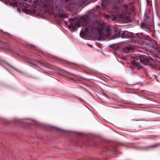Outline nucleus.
Returning a JSON list of instances; mask_svg holds the SVG:
<instances>
[{
    "instance_id": "nucleus-16",
    "label": "nucleus",
    "mask_w": 160,
    "mask_h": 160,
    "mask_svg": "<svg viewBox=\"0 0 160 160\" xmlns=\"http://www.w3.org/2000/svg\"><path fill=\"white\" fill-rule=\"evenodd\" d=\"M31 46H32L33 47H35V46H34V45H31Z\"/></svg>"
},
{
    "instance_id": "nucleus-2",
    "label": "nucleus",
    "mask_w": 160,
    "mask_h": 160,
    "mask_svg": "<svg viewBox=\"0 0 160 160\" xmlns=\"http://www.w3.org/2000/svg\"><path fill=\"white\" fill-rule=\"evenodd\" d=\"M133 50V48L132 46H128L126 47L125 48V51L126 52L128 53L129 51L132 50Z\"/></svg>"
},
{
    "instance_id": "nucleus-11",
    "label": "nucleus",
    "mask_w": 160,
    "mask_h": 160,
    "mask_svg": "<svg viewBox=\"0 0 160 160\" xmlns=\"http://www.w3.org/2000/svg\"><path fill=\"white\" fill-rule=\"evenodd\" d=\"M124 7L125 8H127L128 7V5L127 4H125L124 6Z\"/></svg>"
},
{
    "instance_id": "nucleus-14",
    "label": "nucleus",
    "mask_w": 160,
    "mask_h": 160,
    "mask_svg": "<svg viewBox=\"0 0 160 160\" xmlns=\"http://www.w3.org/2000/svg\"><path fill=\"white\" fill-rule=\"evenodd\" d=\"M77 25L78 26V27H80V25H79L77 23Z\"/></svg>"
},
{
    "instance_id": "nucleus-10",
    "label": "nucleus",
    "mask_w": 160,
    "mask_h": 160,
    "mask_svg": "<svg viewBox=\"0 0 160 160\" xmlns=\"http://www.w3.org/2000/svg\"><path fill=\"white\" fill-rule=\"evenodd\" d=\"M60 17H62L63 18H67V17L66 16V15L64 14H61L60 15Z\"/></svg>"
},
{
    "instance_id": "nucleus-19",
    "label": "nucleus",
    "mask_w": 160,
    "mask_h": 160,
    "mask_svg": "<svg viewBox=\"0 0 160 160\" xmlns=\"http://www.w3.org/2000/svg\"><path fill=\"white\" fill-rule=\"evenodd\" d=\"M115 8V9H117V8Z\"/></svg>"
},
{
    "instance_id": "nucleus-18",
    "label": "nucleus",
    "mask_w": 160,
    "mask_h": 160,
    "mask_svg": "<svg viewBox=\"0 0 160 160\" xmlns=\"http://www.w3.org/2000/svg\"><path fill=\"white\" fill-rule=\"evenodd\" d=\"M87 44H88V46H90V45L89 44H88V43Z\"/></svg>"
},
{
    "instance_id": "nucleus-1",
    "label": "nucleus",
    "mask_w": 160,
    "mask_h": 160,
    "mask_svg": "<svg viewBox=\"0 0 160 160\" xmlns=\"http://www.w3.org/2000/svg\"><path fill=\"white\" fill-rule=\"evenodd\" d=\"M139 58L141 62L144 64L147 65L150 62V59L145 57L144 55H140L139 56Z\"/></svg>"
},
{
    "instance_id": "nucleus-7",
    "label": "nucleus",
    "mask_w": 160,
    "mask_h": 160,
    "mask_svg": "<svg viewBox=\"0 0 160 160\" xmlns=\"http://www.w3.org/2000/svg\"><path fill=\"white\" fill-rule=\"evenodd\" d=\"M151 42H152L153 43V44L154 45V48H155L156 47H157V42L154 40H152Z\"/></svg>"
},
{
    "instance_id": "nucleus-4",
    "label": "nucleus",
    "mask_w": 160,
    "mask_h": 160,
    "mask_svg": "<svg viewBox=\"0 0 160 160\" xmlns=\"http://www.w3.org/2000/svg\"><path fill=\"white\" fill-rule=\"evenodd\" d=\"M134 66L138 68V69H140L142 68V66L140 65L139 63L136 62L135 63Z\"/></svg>"
},
{
    "instance_id": "nucleus-15",
    "label": "nucleus",
    "mask_w": 160,
    "mask_h": 160,
    "mask_svg": "<svg viewBox=\"0 0 160 160\" xmlns=\"http://www.w3.org/2000/svg\"><path fill=\"white\" fill-rule=\"evenodd\" d=\"M135 49H138V50H139V48H138L137 47H136V48H135Z\"/></svg>"
},
{
    "instance_id": "nucleus-13",
    "label": "nucleus",
    "mask_w": 160,
    "mask_h": 160,
    "mask_svg": "<svg viewBox=\"0 0 160 160\" xmlns=\"http://www.w3.org/2000/svg\"><path fill=\"white\" fill-rule=\"evenodd\" d=\"M12 67V68H13V69H14V70H16V71H18V70H17L16 69V68H13V67Z\"/></svg>"
},
{
    "instance_id": "nucleus-17",
    "label": "nucleus",
    "mask_w": 160,
    "mask_h": 160,
    "mask_svg": "<svg viewBox=\"0 0 160 160\" xmlns=\"http://www.w3.org/2000/svg\"><path fill=\"white\" fill-rule=\"evenodd\" d=\"M114 19L115 20L116 19V18L115 17H114Z\"/></svg>"
},
{
    "instance_id": "nucleus-9",
    "label": "nucleus",
    "mask_w": 160,
    "mask_h": 160,
    "mask_svg": "<svg viewBox=\"0 0 160 160\" xmlns=\"http://www.w3.org/2000/svg\"><path fill=\"white\" fill-rule=\"evenodd\" d=\"M70 27L72 28L73 29H75L76 28V26L75 25L73 26L72 25L70 24Z\"/></svg>"
},
{
    "instance_id": "nucleus-5",
    "label": "nucleus",
    "mask_w": 160,
    "mask_h": 160,
    "mask_svg": "<svg viewBox=\"0 0 160 160\" xmlns=\"http://www.w3.org/2000/svg\"><path fill=\"white\" fill-rule=\"evenodd\" d=\"M103 29V28L102 27H101L100 28H98V32L99 33V34L100 35L101 37L102 36V31Z\"/></svg>"
},
{
    "instance_id": "nucleus-6",
    "label": "nucleus",
    "mask_w": 160,
    "mask_h": 160,
    "mask_svg": "<svg viewBox=\"0 0 160 160\" xmlns=\"http://www.w3.org/2000/svg\"><path fill=\"white\" fill-rule=\"evenodd\" d=\"M160 146V143L158 144H156L155 145H153L149 147V148H155L157 147H158Z\"/></svg>"
},
{
    "instance_id": "nucleus-8",
    "label": "nucleus",
    "mask_w": 160,
    "mask_h": 160,
    "mask_svg": "<svg viewBox=\"0 0 160 160\" xmlns=\"http://www.w3.org/2000/svg\"><path fill=\"white\" fill-rule=\"evenodd\" d=\"M107 31L108 32V33L106 34V36L107 37H108V36L110 34L109 33H110L111 32V30L109 29H107Z\"/></svg>"
},
{
    "instance_id": "nucleus-3",
    "label": "nucleus",
    "mask_w": 160,
    "mask_h": 160,
    "mask_svg": "<svg viewBox=\"0 0 160 160\" xmlns=\"http://www.w3.org/2000/svg\"><path fill=\"white\" fill-rule=\"evenodd\" d=\"M142 27L144 28H147L149 27V24L148 23H146L145 22H142L141 24Z\"/></svg>"
},
{
    "instance_id": "nucleus-12",
    "label": "nucleus",
    "mask_w": 160,
    "mask_h": 160,
    "mask_svg": "<svg viewBox=\"0 0 160 160\" xmlns=\"http://www.w3.org/2000/svg\"><path fill=\"white\" fill-rule=\"evenodd\" d=\"M88 31V29L87 28H86V30H85V32H87Z\"/></svg>"
}]
</instances>
